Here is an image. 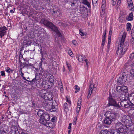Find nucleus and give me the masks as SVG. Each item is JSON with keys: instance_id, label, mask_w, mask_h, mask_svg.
I'll use <instances>...</instances> for the list:
<instances>
[{"instance_id": "1", "label": "nucleus", "mask_w": 134, "mask_h": 134, "mask_svg": "<svg viewBox=\"0 0 134 134\" xmlns=\"http://www.w3.org/2000/svg\"><path fill=\"white\" fill-rule=\"evenodd\" d=\"M121 34H122V35H120L119 40L120 42L118 47V49L116 51V54L119 56L121 57L124 55V53L126 51L127 47V45H126V44L125 43L124 45V41L126 35V33L125 31H122Z\"/></svg>"}, {"instance_id": "2", "label": "nucleus", "mask_w": 134, "mask_h": 134, "mask_svg": "<svg viewBox=\"0 0 134 134\" xmlns=\"http://www.w3.org/2000/svg\"><path fill=\"white\" fill-rule=\"evenodd\" d=\"M41 22L42 23H43L44 25L52 29L53 31H55L59 36H60L61 34L57 27L51 23L45 20L44 19H42L41 20Z\"/></svg>"}, {"instance_id": "3", "label": "nucleus", "mask_w": 134, "mask_h": 134, "mask_svg": "<svg viewBox=\"0 0 134 134\" xmlns=\"http://www.w3.org/2000/svg\"><path fill=\"white\" fill-rule=\"evenodd\" d=\"M116 90L118 92L122 94L128 91L127 87L125 86H118L116 88Z\"/></svg>"}, {"instance_id": "4", "label": "nucleus", "mask_w": 134, "mask_h": 134, "mask_svg": "<svg viewBox=\"0 0 134 134\" xmlns=\"http://www.w3.org/2000/svg\"><path fill=\"white\" fill-rule=\"evenodd\" d=\"M127 75L126 73L123 72L118 79V83L120 84H122L125 83L127 80Z\"/></svg>"}, {"instance_id": "5", "label": "nucleus", "mask_w": 134, "mask_h": 134, "mask_svg": "<svg viewBox=\"0 0 134 134\" xmlns=\"http://www.w3.org/2000/svg\"><path fill=\"white\" fill-rule=\"evenodd\" d=\"M105 0H102V5L101 7V11L100 15L102 17L106 18L107 17L106 14L105 13Z\"/></svg>"}, {"instance_id": "6", "label": "nucleus", "mask_w": 134, "mask_h": 134, "mask_svg": "<svg viewBox=\"0 0 134 134\" xmlns=\"http://www.w3.org/2000/svg\"><path fill=\"white\" fill-rule=\"evenodd\" d=\"M97 86L96 84L90 85L89 86L88 98L90 96L92 93H94L95 92L96 90Z\"/></svg>"}, {"instance_id": "7", "label": "nucleus", "mask_w": 134, "mask_h": 134, "mask_svg": "<svg viewBox=\"0 0 134 134\" xmlns=\"http://www.w3.org/2000/svg\"><path fill=\"white\" fill-rule=\"evenodd\" d=\"M127 94H130L126 93L125 94V95L124 96L125 97L124 99L125 100L121 101V102H119L118 104L119 105V104H120L122 107H124L125 108H128L130 106L129 103L127 101V100H128L129 101V100L128 99H126V95Z\"/></svg>"}, {"instance_id": "8", "label": "nucleus", "mask_w": 134, "mask_h": 134, "mask_svg": "<svg viewBox=\"0 0 134 134\" xmlns=\"http://www.w3.org/2000/svg\"><path fill=\"white\" fill-rule=\"evenodd\" d=\"M49 114H45L43 116L41 117V119H40V121L41 123L44 124L46 123L47 121L49 120Z\"/></svg>"}, {"instance_id": "9", "label": "nucleus", "mask_w": 134, "mask_h": 134, "mask_svg": "<svg viewBox=\"0 0 134 134\" xmlns=\"http://www.w3.org/2000/svg\"><path fill=\"white\" fill-rule=\"evenodd\" d=\"M126 96V99H128L130 103L134 105V93H130L129 94H127Z\"/></svg>"}, {"instance_id": "10", "label": "nucleus", "mask_w": 134, "mask_h": 134, "mask_svg": "<svg viewBox=\"0 0 134 134\" xmlns=\"http://www.w3.org/2000/svg\"><path fill=\"white\" fill-rule=\"evenodd\" d=\"M115 127L120 132L123 133L125 132V131L124 129V127H125L121 123H118L115 125Z\"/></svg>"}, {"instance_id": "11", "label": "nucleus", "mask_w": 134, "mask_h": 134, "mask_svg": "<svg viewBox=\"0 0 134 134\" xmlns=\"http://www.w3.org/2000/svg\"><path fill=\"white\" fill-rule=\"evenodd\" d=\"M105 116L109 117L111 119V120L115 119L116 116V114L115 113L109 111H107L105 114Z\"/></svg>"}, {"instance_id": "12", "label": "nucleus", "mask_w": 134, "mask_h": 134, "mask_svg": "<svg viewBox=\"0 0 134 134\" xmlns=\"http://www.w3.org/2000/svg\"><path fill=\"white\" fill-rule=\"evenodd\" d=\"M45 77L47 81L50 83H52L54 81L53 76L49 74H47Z\"/></svg>"}, {"instance_id": "13", "label": "nucleus", "mask_w": 134, "mask_h": 134, "mask_svg": "<svg viewBox=\"0 0 134 134\" xmlns=\"http://www.w3.org/2000/svg\"><path fill=\"white\" fill-rule=\"evenodd\" d=\"M53 95L52 93L47 92L44 97V99L46 100H51L53 99Z\"/></svg>"}, {"instance_id": "14", "label": "nucleus", "mask_w": 134, "mask_h": 134, "mask_svg": "<svg viewBox=\"0 0 134 134\" xmlns=\"http://www.w3.org/2000/svg\"><path fill=\"white\" fill-rule=\"evenodd\" d=\"M109 103L110 105L114 106L117 107H119V104L118 105L117 104L114 99L111 97H109Z\"/></svg>"}, {"instance_id": "15", "label": "nucleus", "mask_w": 134, "mask_h": 134, "mask_svg": "<svg viewBox=\"0 0 134 134\" xmlns=\"http://www.w3.org/2000/svg\"><path fill=\"white\" fill-rule=\"evenodd\" d=\"M6 30V27L4 26L0 28V37L1 38L5 35Z\"/></svg>"}, {"instance_id": "16", "label": "nucleus", "mask_w": 134, "mask_h": 134, "mask_svg": "<svg viewBox=\"0 0 134 134\" xmlns=\"http://www.w3.org/2000/svg\"><path fill=\"white\" fill-rule=\"evenodd\" d=\"M47 93V91L46 90L44 89L41 90L39 92L38 95L44 99Z\"/></svg>"}, {"instance_id": "17", "label": "nucleus", "mask_w": 134, "mask_h": 134, "mask_svg": "<svg viewBox=\"0 0 134 134\" xmlns=\"http://www.w3.org/2000/svg\"><path fill=\"white\" fill-rule=\"evenodd\" d=\"M81 99L78 101L76 108V114L77 115L79 114V111L81 108Z\"/></svg>"}, {"instance_id": "18", "label": "nucleus", "mask_w": 134, "mask_h": 134, "mask_svg": "<svg viewBox=\"0 0 134 134\" xmlns=\"http://www.w3.org/2000/svg\"><path fill=\"white\" fill-rule=\"evenodd\" d=\"M77 59L80 62H83L85 59V57L83 55H79L76 57Z\"/></svg>"}, {"instance_id": "19", "label": "nucleus", "mask_w": 134, "mask_h": 134, "mask_svg": "<svg viewBox=\"0 0 134 134\" xmlns=\"http://www.w3.org/2000/svg\"><path fill=\"white\" fill-rule=\"evenodd\" d=\"M49 102H45L43 103V105L44 107H45L46 108H47L48 109H50L52 108V106L53 105L52 103H51L50 104L49 103Z\"/></svg>"}, {"instance_id": "20", "label": "nucleus", "mask_w": 134, "mask_h": 134, "mask_svg": "<svg viewBox=\"0 0 134 134\" xmlns=\"http://www.w3.org/2000/svg\"><path fill=\"white\" fill-rule=\"evenodd\" d=\"M111 119L109 117H107L105 118L104 120V123L107 124H110L111 122Z\"/></svg>"}, {"instance_id": "21", "label": "nucleus", "mask_w": 134, "mask_h": 134, "mask_svg": "<svg viewBox=\"0 0 134 134\" xmlns=\"http://www.w3.org/2000/svg\"><path fill=\"white\" fill-rule=\"evenodd\" d=\"M38 116L40 117V119H41V117H43L45 113L43 110H39L37 113Z\"/></svg>"}, {"instance_id": "22", "label": "nucleus", "mask_w": 134, "mask_h": 134, "mask_svg": "<svg viewBox=\"0 0 134 134\" xmlns=\"http://www.w3.org/2000/svg\"><path fill=\"white\" fill-rule=\"evenodd\" d=\"M47 81L46 79H45V78H43V82L42 83V87L44 88H45L47 87Z\"/></svg>"}, {"instance_id": "23", "label": "nucleus", "mask_w": 134, "mask_h": 134, "mask_svg": "<svg viewBox=\"0 0 134 134\" xmlns=\"http://www.w3.org/2000/svg\"><path fill=\"white\" fill-rule=\"evenodd\" d=\"M99 134H111V131L110 132L106 130H102L100 132Z\"/></svg>"}, {"instance_id": "24", "label": "nucleus", "mask_w": 134, "mask_h": 134, "mask_svg": "<svg viewBox=\"0 0 134 134\" xmlns=\"http://www.w3.org/2000/svg\"><path fill=\"white\" fill-rule=\"evenodd\" d=\"M82 3L85 5H86L88 7H90V3L86 0H83L82 1Z\"/></svg>"}, {"instance_id": "25", "label": "nucleus", "mask_w": 134, "mask_h": 134, "mask_svg": "<svg viewBox=\"0 0 134 134\" xmlns=\"http://www.w3.org/2000/svg\"><path fill=\"white\" fill-rule=\"evenodd\" d=\"M133 14L132 13H130L129 16L126 18V19L128 20H133Z\"/></svg>"}, {"instance_id": "26", "label": "nucleus", "mask_w": 134, "mask_h": 134, "mask_svg": "<svg viewBox=\"0 0 134 134\" xmlns=\"http://www.w3.org/2000/svg\"><path fill=\"white\" fill-rule=\"evenodd\" d=\"M127 31H130L131 29V25L130 23H128L127 24Z\"/></svg>"}, {"instance_id": "27", "label": "nucleus", "mask_w": 134, "mask_h": 134, "mask_svg": "<svg viewBox=\"0 0 134 134\" xmlns=\"http://www.w3.org/2000/svg\"><path fill=\"white\" fill-rule=\"evenodd\" d=\"M11 129L13 131H14L15 132L17 131H18L17 127L16 126H13L12 127Z\"/></svg>"}, {"instance_id": "28", "label": "nucleus", "mask_w": 134, "mask_h": 134, "mask_svg": "<svg viewBox=\"0 0 134 134\" xmlns=\"http://www.w3.org/2000/svg\"><path fill=\"white\" fill-rule=\"evenodd\" d=\"M129 8L130 10H133L134 9V7L133 4V3L129 4H128Z\"/></svg>"}, {"instance_id": "29", "label": "nucleus", "mask_w": 134, "mask_h": 134, "mask_svg": "<svg viewBox=\"0 0 134 134\" xmlns=\"http://www.w3.org/2000/svg\"><path fill=\"white\" fill-rule=\"evenodd\" d=\"M5 71L9 73L13 71V70L9 67L5 68Z\"/></svg>"}, {"instance_id": "30", "label": "nucleus", "mask_w": 134, "mask_h": 134, "mask_svg": "<svg viewBox=\"0 0 134 134\" xmlns=\"http://www.w3.org/2000/svg\"><path fill=\"white\" fill-rule=\"evenodd\" d=\"M134 58V53H132L130 55L129 60H131Z\"/></svg>"}, {"instance_id": "31", "label": "nucleus", "mask_w": 134, "mask_h": 134, "mask_svg": "<svg viewBox=\"0 0 134 134\" xmlns=\"http://www.w3.org/2000/svg\"><path fill=\"white\" fill-rule=\"evenodd\" d=\"M69 55L71 57H72L73 56V55L72 51L70 50L68 51V52Z\"/></svg>"}, {"instance_id": "32", "label": "nucleus", "mask_w": 134, "mask_h": 134, "mask_svg": "<svg viewBox=\"0 0 134 134\" xmlns=\"http://www.w3.org/2000/svg\"><path fill=\"white\" fill-rule=\"evenodd\" d=\"M1 73V75L3 77H5V74L4 71H1L0 72Z\"/></svg>"}, {"instance_id": "33", "label": "nucleus", "mask_w": 134, "mask_h": 134, "mask_svg": "<svg viewBox=\"0 0 134 134\" xmlns=\"http://www.w3.org/2000/svg\"><path fill=\"white\" fill-rule=\"evenodd\" d=\"M77 120V118L76 117H75L74 118V120H73V122L72 123V124L73 125H75L76 123V121Z\"/></svg>"}, {"instance_id": "34", "label": "nucleus", "mask_w": 134, "mask_h": 134, "mask_svg": "<svg viewBox=\"0 0 134 134\" xmlns=\"http://www.w3.org/2000/svg\"><path fill=\"white\" fill-rule=\"evenodd\" d=\"M84 61H85L86 63L87 67L89 66V63L87 59H85L84 60Z\"/></svg>"}, {"instance_id": "35", "label": "nucleus", "mask_w": 134, "mask_h": 134, "mask_svg": "<svg viewBox=\"0 0 134 134\" xmlns=\"http://www.w3.org/2000/svg\"><path fill=\"white\" fill-rule=\"evenodd\" d=\"M116 1L117 0H112L111 4L113 6L114 5L116 4Z\"/></svg>"}, {"instance_id": "36", "label": "nucleus", "mask_w": 134, "mask_h": 134, "mask_svg": "<svg viewBox=\"0 0 134 134\" xmlns=\"http://www.w3.org/2000/svg\"><path fill=\"white\" fill-rule=\"evenodd\" d=\"M68 105L67 103H66L64 104V109H66L68 108Z\"/></svg>"}, {"instance_id": "37", "label": "nucleus", "mask_w": 134, "mask_h": 134, "mask_svg": "<svg viewBox=\"0 0 134 134\" xmlns=\"http://www.w3.org/2000/svg\"><path fill=\"white\" fill-rule=\"evenodd\" d=\"M72 42L73 44L74 45L76 46L77 44V43L76 40H73L72 41Z\"/></svg>"}, {"instance_id": "38", "label": "nucleus", "mask_w": 134, "mask_h": 134, "mask_svg": "<svg viewBox=\"0 0 134 134\" xmlns=\"http://www.w3.org/2000/svg\"><path fill=\"white\" fill-rule=\"evenodd\" d=\"M75 89L76 90H78L79 91L80 88L79 87H78V86L77 85H75Z\"/></svg>"}, {"instance_id": "39", "label": "nucleus", "mask_w": 134, "mask_h": 134, "mask_svg": "<svg viewBox=\"0 0 134 134\" xmlns=\"http://www.w3.org/2000/svg\"><path fill=\"white\" fill-rule=\"evenodd\" d=\"M106 30L105 29L103 32L102 37H104V38H105V35H106Z\"/></svg>"}, {"instance_id": "40", "label": "nucleus", "mask_w": 134, "mask_h": 134, "mask_svg": "<svg viewBox=\"0 0 134 134\" xmlns=\"http://www.w3.org/2000/svg\"><path fill=\"white\" fill-rule=\"evenodd\" d=\"M79 33L81 36H84L85 34V33H83V32L81 31L80 30Z\"/></svg>"}, {"instance_id": "41", "label": "nucleus", "mask_w": 134, "mask_h": 134, "mask_svg": "<svg viewBox=\"0 0 134 134\" xmlns=\"http://www.w3.org/2000/svg\"><path fill=\"white\" fill-rule=\"evenodd\" d=\"M128 4L133 3L132 0H127Z\"/></svg>"}, {"instance_id": "42", "label": "nucleus", "mask_w": 134, "mask_h": 134, "mask_svg": "<svg viewBox=\"0 0 134 134\" xmlns=\"http://www.w3.org/2000/svg\"><path fill=\"white\" fill-rule=\"evenodd\" d=\"M38 80L36 79V76L35 78L33 79L32 81V82H34V83L37 80Z\"/></svg>"}, {"instance_id": "43", "label": "nucleus", "mask_w": 134, "mask_h": 134, "mask_svg": "<svg viewBox=\"0 0 134 134\" xmlns=\"http://www.w3.org/2000/svg\"><path fill=\"white\" fill-rule=\"evenodd\" d=\"M110 44H108L107 49V51L108 52L109 51V49L110 48Z\"/></svg>"}, {"instance_id": "44", "label": "nucleus", "mask_w": 134, "mask_h": 134, "mask_svg": "<svg viewBox=\"0 0 134 134\" xmlns=\"http://www.w3.org/2000/svg\"><path fill=\"white\" fill-rule=\"evenodd\" d=\"M111 42V38H110V37H109L108 39V44H110Z\"/></svg>"}, {"instance_id": "45", "label": "nucleus", "mask_w": 134, "mask_h": 134, "mask_svg": "<svg viewBox=\"0 0 134 134\" xmlns=\"http://www.w3.org/2000/svg\"><path fill=\"white\" fill-rule=\"evenodd\" d=\"M111 32H112V31L111 30H110L109 32V37H110V38H111Z\"/></svg>"}, {"instance_id": "46", "label": "nucleus", "mask_w": 134, "mask_h": 134, "mask_svg": "<svg viewBox=\"0 0 134 134\" xmlns=\"http://www.w3.org/2000/svg\"><path fill=\"white\" fill-rule=\"evenodd\" d=\"M121 2V0H118L117 2V3L118 4H120Z\"/></svg>"}, {"instance_id": "47", "label": "nucleus", "mask_w": 134, "mask_h": 134, "mask_svg": "<svg viewBox=\"0 0 134 134\" xmlns=\"http://www.w3.org/2000/svg\"><path fill=\"white\" fill-rule=\"evenodd\" d=\"M67 65V66L68 67L69 69H70V66L69 65L68 63H67L66 64Z\"/></svg>"}, {"instance_id": "48", "label": "nucleus", "mask_w": 134, "mask_h": 134, "mask_svg": "<svg viewBox=\"0 0 134 134\" xmlns=\"http://www.w3.org/2000/svg\"><path fill=\"white\" fill-rule=\"evenodd\" d=\"M102 42H105V38L102 37Z\"/></svg>"}, {"instance_id": "49", "label": "nucleus", "mask_w": 134, "mask_h": 134, "mask_svg": "<svg viewBox=\"0 0 134 134\" xmlns=\"http://www.w3.org/2000/svg\"><path fill=\"white\" fill-rule=\"evenodd\" d=\"M97 1V0H92V2L94 3H96Z\"/></svg>"}, {"instance_id": "50", "label": "nucleus", "mask_w": 134, "mask_h": 134, "mask_svg": "<svg viewBox=\"0 0 134 134\" xmlns=\"http://www.w3.org/2000/svg\"><path fill=\"white\" fill-rule=\"evenodd\" d=\"M105 42H102V44L101 46H104L105 44Z\"/></svg>"}, {"instance_id": "51", "label": "nucleus", "mask_w": 134, "mask_h": 134, "mask_svg": "<svg viewBox=\"0 0 134 134\" xmlns=\"http://www.w3.org/2000/svg\"><path fill=\"white\" fill-rule=\"evenodd\" d=\"M55 120V119L54 118H52V121L53 122H54Z\"/></svg>"}, {"instance_id": "52", "label": "nucleus", "mask_w": 134, "mask_h": 134, "mask_svg": "<svg viewBox=\"0 0 134 134\" xmlns=\"http://www.w3.org/2000/svg\"><path fill=\"white\" fill-rule=\"evenodd\" d=\"M71 129L69 130L68 131V134H70V133L71 132Z\"/></svg>"}, {"instance_id": "53", "label": "nucleus", "mask_w": 134, "mask_h": 134, "mask_svg": "<svg viewBox=\"0 0 134 134\" xmlns=\"http://www.w3.org/2000/svg\"><path fill=\"white\" fill-rule=\"evenodd\" d=\"M10 12L12 13H14V12L13 11V10H11L10 11Z\"/></svg>"}, {"instance_id": "54", "label": "nucleus", "mask_w": 134, "mask_h": 134, "mask_svg": "<svg viewBox=\"0 0 134 134\" xmlns=\"http://www.w3.org/2000/svg\"><path fill=\"white\" fill-rule=\"evenodd\" d=\"M63 88L62 87H61L60 88V91L61 92H63Z\"/></svg>"}, {"instance_id": "55", "label": "nucleus", "mask_w": 134, "mask_h": 134, "mask_svg": "<svg viewBox=\"0 0 134 134\" xmlns=\"http://www.w3.org/2000/svg\"><path fill=\"white\" fill-rule=\"evenodd\" d=\"M21 134H28L27 133L24 132H22Z\"/></svg>"}, {"instance_id": "56", "label": "nucleus", "mask_w": 134, "mask_h": 134, "mask_svg": "<svg viewBox=\"0 0 134 134\" xmlns=\"http://www.w3.org/2000/svg\"><path fill=\"white\" fill-rule=\"evenodd\" d=\"M67 102L69 103H70V101L69 100H68L67 98Z\"/></svg>"}, {"instance_id": "57", "label": "nucleus", "mask_w": 134, "mask_h": 134, "mask_svg": "<svg viewBox=\"0 0 134 134\" xmlns=\"http://www.w3.org/2000/svg\"><path fill=\"white\" fill-rule=\"evenodd\" d=\"M75 3H73L71 4V5L72 6L73 5H75Z\"/></svg>"}, {"instance_id": "58", "label": "nucleus", "mask_w": 134, "mask_h": 134, "mask_svg": "<svg viewBox=\"0 0 134 134\" xmlns=\"http://www.w3.org/2000/svg\"><path fill=\"white\" fill-rule=\"evenodd\" d=\"M79 90H76L75 91V92L76 93H77L79 91Z\"/></svg>"}, {"instance_id": "59", "label": "nucleus", "mask_w": 134, "mask_h": 134, "mask_svg": "<svg viewBox=\"0 0 134 134\" xmlns=\"http://www.w3.org/2000/svg\"><path fill=\"white\" fill-rule=\"evenodd\" d=\"M71 126H69L68 127V129L69 130L71 129Z\"/></svg>"}, {"instance_id": "60", "label": "nucleus", "mask_w": 134, "mask_h": 134, "mask_svg": "<svg viewBox=\"0 0 134 134\" xmlns=\"http://www.w3.org/2000/svg\"><path fill=\"white\" fill-rule=\"evenodd\" d=\"M21 76H23V75H24V74L23 73H22V72H21Z\"/></svg>"}, {"instance_id": "61", "label": "nucleus", "mask_w": 134, "mask_h": 134, "mask_svg": "<svg viewBox=\"0 0 134 134\" xmlns=\"http://www.w3.org/2000/svg\"><path fill=\"white\" fill-rule=\"evenodd\" d=\"M131 66L132 67H133V66H134V65H133V64H131Z\"/></svg>"}, {"instance_id": "62", "label": "nucleus", "mask_w": 134, "mask_h": 134, "mask_svg": "<svg viewBox=\"0 0 134 134\" xmlns=\"http://www.w3.org/2000/svg\"><path fill=\"white\" fill-rule=\"evenodd\" d=\"M72 125V124L71 123H70L69 124V126H71Z\"/></svg>"}, {"instance_id": "63", "label": "nucleus", "mask_w": 134, "mask_h": 134, "mask_svg": "<svg viewBox=\"0 0 134 134\" xmlns=\"http://www.w3.org/2000/svg\"><path fill=\"white\" fill-rule=\"evenodd\" d=\"M23 79L24 80H26V79L25 77H24L23 76Z\"/></svg>"}, {"instance_id": "64", "label": "nucleus", "mask_w": 134, "mask_h": 134, "mask_svg": "<svg viewBox=\"0 0 134 134\" xmlns=\"http://www.w3.org/2000/svg\"><path fill=\"white\" fill-rule=\"evenodd\" d=\"M1 84H0V87L1 86Z\"/></svg>"}]
</instances>
